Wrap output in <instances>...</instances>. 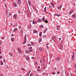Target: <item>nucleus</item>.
<instances>
[{
    "label": "nucleus",
    "instance_id": "21",
    "mask_svg": "<svg viewBox=\"0 0 76 76\" xmlns=\"http://www.w3.org/2000/svg\"><path fill=\"white\" fill-rule=\"evenodd\" d=\"M62 48H63V46H62V45H60V48L61 50L62 49Z\"/></svg>",
    "mask_w": 76,
    "mask_h": 76
},
{
    "label": "nucleus",
    "instance_id": "41",
    "mask_svg": "<svg viewBox=\"0 0 76 76\" xmlns=\"http://www.w3.org/2000/svg\"><path fill=\"white\" fill-rule=\"evenodd\" d=\"M19 29H21V26H19Z\"/></svg>",
    "mask_w": 76,
    "mask_h": 76
},
{
    "label": "nucleus",
    "instance_id": "20",
    "mask_svg": "<svg viewBox=\"0 0 76 76\" xmlns=\"http://www.w3.org/2000/svg\"><path fill=\"white\" fill-rule=\"evenodd\" d=\"M40 28H44V26L42 25H40Z\"/></svg>",
    "mask_w": 76,
    "mask_h": 76
},
{
    "label": "nucleus",
    "instance_id": "17",
    "mask_svg": "<svg viewBox=\"0 0 76 76\" xmlns=\"http://www.w3.org/2000/svg\"><path fill=\"white\" fill-rule=\"evenodd\" d=\"M1 64L2 66L3 65V61H1Z\"/></svg>",
    "mask_w": 76,
    "mask_h": 76
},
{
    "label": "nucleus",
    "instance_id": "7",
    "mask_svg": "<svg viewBox=\"0 0 76 76\" xmlns=\"http://www.w3.org/2000/svg\"><path fill=\"white\" fill-rule=\"evenodd\" d=\"M13 4L14 5L13 6L14 7H16L18 6V4L16 3H13Z\"/></svg>",
    "mask_w": 76,
    "mask_h": 76
},
{
    "label": "nucleus",
    "instance_id": "64",
    "mask_svg": "<svg viewBox=\"0 0 76 76\" xmlns=\"http://www.w3.org/2000/svg\"><path fill=\"white\" fill-rule=\"evenodd\" d=\"M30 76H32V74H30Z\"/></svg>",
    "mask_w": 76,
    "mask_h": 76
},
{
    "label": "nucleus",
    "instance_id": "11",
    "mask_svg": "<svg viewBox=\"0 0 76 76\" xmlns=\"http://www.w3.org/2000/svg\"><path fill=\"white\" fill-rule=\"evenodd\" d=\"M42 22V21L41 20V19H40V18H39L37 20L38 22Z\"/></svg>",
    "mask_w": 76,
    "mask_h": 76
},
{
    "label": "nucleus",
    "instance_id": "29",
    "mask_svg": "<svg viewBox=\"0 0 76 76\" xmlns=\"http://www.w3.org/2000/svg\"><path fill=\"white\" fill-rule=\"evenodd\" d=\"M51 73L54 75L56 74V72H52Z\"/></svg>",
    "mask_w": 76,
    "mask_h": 76
},
{
    "label": "nucleus",
    "instance_id": "46",
    "mask_svg": "<svg viewBox=\"0 0 76 76\" xmlns=\"http://www.w3.org/2000/svg\"><path fill=\"white\" fill-rule=\"evenodd\" d=\"M1 39H4V38L1 37Z\"/></svg>",
    "mask_w": 76,
    "mask_h": 76
},
{
    "label": "nucleus",
    "instance_id": "40",
    "mask_svg": "<svg viewBox=\"0 0 76 76\" xmlns=\"http://www.w3.org/2000/svg\"><path fill=\"white\" fill-rule=\"evenodd\" d=\"M31 59H35V58L34 57H32L31 58Z\"/></svg>",
    "mask_w": 76,
    "mask_h": 76
},
{
    "label": "nucleus",
    "instance_id": "4",
    "mask_svg": "<svg viewBox=\"0 0 76 76\" xmlns=\"http://www.w3.org/2000/svg\"><path fill=\"white\" fill-rule=\"evenodd\" d=\"M62 7V5L60 6H58L57 7L58 9V10H60V9H61V8Z\"/></svg>",
    "mask_w": 76,
    "mask_h": 76
},
{
    "label": "nucleus",
    "instance_id": "12",
    "mask_svg": "<svg viewBox=\"0 0 76 76\" xmlns=\"http://www.w3.org/2000/svg\"><path fill=\"white\" fill-rule=\"evenodd\" d=\"M33 32L34 34H36L38 33V31H37V30H35Z\"/></svg>",
    "mask_w": 76,
    "mask_h": 76
},
{
    "label": "nucleus",
    "instance_id": "51",
    "mask_svg": "<svg viewBox=\"0 0 76 76\" xmlns=\"http://www.w3.org/2000/svg\"><path fill=\"white\" fill-rule=\"evenodd\" d=\"M35 63H36V65H37V64H38L37 63V62L36 61Z\"/></svg>",
    "mask_w": 76,
    "mask_h": 76
},
{
    "label": "nucleus",
    "instance_id": "53",
    "mask_svg": "<svg viewBox=\"0 0 76 76\" xmlns=\"http://www.w3.org/2000/svg\"><path fill=\"white\" fill-rule=\"evenodd\" d=\"M45 73H44L43 74V75H45Z\"/></svg>",
    "mask_w": 76,
    "mask_h": 76
},
{
    "label": "nucleus",
    "instance_id": "58",
    "mask_svg": "<svg viewBox=\"0 0 76 76\" xmlns=\"http://www.w3.org/2000/svg\"><path fill=\"white\" fill-rule=\"evenodd\" d=\"M0 76H3V75H0Z\"/></svg>",
    "mask_w": 76,
    "mask_h": 76
},
{
    "label": "nucleus",
    "instance_id": "1",
    "mask_svg": "<svg viewBox=\"0 0 76 76\" xmlns=\"http://www.w3.org/2000/svg\"><path fill=\"white\" fill-rule=\"evenodd\" d=\"M24 42L23 43V44H25L26 42V35H25V37H24Z\"/></svg>",
    "mask_w": 76,
    "mask_h": 76
},
{
    "label": "nucleus",
    "instance_id": "43",
    "mask_svg": "<svg viewBox=\"0 0 76 76\" xmlns=\"http://www.w3.org/2000/svg\"><path fill=\"white\" fill-rule=\"evenodd\" d=\"M57 28H59V27H60V26H57Z\"/></svg>",
    "mask_w": 76,
    "mask_h": 76
},
{
    "label": "nucleus",
    "instance_id": "57",
    "mask_svg": "<svg viewBox=\"0 0 76 76\" xmlns=\"http://www.w3.org/2000/svg\"><path fill=\"white\" fill-rule=\"evenodd\" d=\"M34 43H31V45H34Z\"/></svg>",
    "mask_w": 76,
    "mask_h": 76
},
{
    "label": "nucleus",
    "instance_id": "56",
    "mask_svg": "<svg viewBox=\"0 0 76 76\" xmlns=\"http://www.w3.org/2000/svg\"><path fill=\"white\" fill-rule=\"evenodd\" d=\"M9 15H11L10 14V13H9Z\"/></svg>",
    "mask_w": 76,
    "mask_h": 76
},
{
    "label": "nucleus",
    "instance_id": "63",
    "mask_svg": "<svg viewBox=\"0 0 76 76\" xmlns=\"http://www.w3.org/2000/svg\"><path fill=\"white\" fill-rule=\"evenodd\" d=\"M40 63H41V60H40Z\"/></svg>",
    "mask_w": 76,
    "mask_h": 76
},
{
    "label": "nucleus",
    "instance_id": "55",
    "mask_svg": "<svg viewBox=\"0 0 76 76\" xmlns=\"http://www.w3.org/2000/svg\"><path fill=\"white\" fill-rule=\"evenodd\" d=\"M1 44V41H0V45Z\"/></svg>",
    "mask_w": 76,
    "mask_h": 76
},
{
    "label": "nucleus",
    "instance_id": "52",
    "mask_svg": "<svg viewBox=\"0 0 76 76\" xmlns=\"http://www.w3.org/2000/svg\"><path fill=\"white\" fill-rule=\"evenodd\" d=\"M75 65L74 66L75 67V68H76V64H75Z\"/></svg>",
    "mask_w": 76,
    "mask_h": 76
},
{
    "label": "nucleus",
    "instance_id": "35",
    "mask_svg": "<svg viewBox=\"0 0 76 76\" xmlns=\"http://www.w3.org/2000/svg\"><path fill=\"white\" fill-rule=\"evenodd\" d=\"M57 74L58 75H59V74H60V72H58V71L57 72Z\"/></svg>",
    "mask_w": 76,
    "mask_h": 76
},
{
    "label": "nucleus",
    "instance_id": "31",
    "mask_svg": "<svg viewBox=\"0 0 76 76\" xmlns=\"http://www.w3.org/2000/svg\"><path fill=\"white\" fill-rule=\"evenodd\" d=\"M8 13H9V12H8V11H6V14L7 15H8Z\"/></svg>",
    "mask_w": 76,
    "mask_h": 76
},
{
    "label": "nucleus",
    "instance_id": "26",
    "mask_svg": "<svg viewBox=\"0 0 76 76\" xmlns=\"http://www.w3.org/2000/svg\"><path fill=\"white\" fill-rule=\"evenodd\" d=\"M39 50L40 51H42V49L41 48H39Z\"/></svg>",
    "mask_w": 76,
    "mask_h": 76
},
{
    "label": "nucleus",
    "instance_id": "28",
    "mask_svg": "<svg viewBox=\"0 0 76 76\" xmlns=\"http://www.w3.org/2000/svg\"><path fill=\"white\" fill-rule=\"evenodd\" d=\"M74 57H75V55H73V56L72 57V58L73 60H74V58H74Z\"/></svg>",
    "mask_w": 76,
    "mask_h": 76
},
{
    "label": "nucleus",
    "instance_id": "3",
    "mask_svg": "<svg viewBox=\"0 0 76 76\" xmlns=\"http://www.w3.org/2000/svg\"><path fill=\"white\" fill-rule=\"evenodd\" d=\"M29 50L30 52H31L32 51V47H30L29 48Z\"/></svg>",
    "mask_w": 76,
    "mask_h": 76
},
{
    "label": "nucleus",
    "instance_id": "25",
    "mask_svg": "<svg viewBox=\"0 0 76 76\" xmlns=\"http://www.w3.org/2000/svg\"><path fill=\"white\" fill-rule=\"evenodd\" d=\"M41 35H42V32H40V33L39 34V35L40 37L41 36Z\"/></svg>",
    "mask_w": 76,
    "mask_h": 76
},
{
    "label": "nucleus",
    "instance_id": "5",
    "mask_svg": "<svg viewBox=\"0 0 76 76\" xmlns=\"http://www.w3.org/2000/svg\"><path fill=\"white\" fill-rule=\"evenodd\" d=\"M17 1L18 4H21V2L20 0H17Z\"/></svg>",
    "mask_w": 76,
    "mask_h": 76
},
{
    "label": "nucleus",
    "instance_id": "15",
    "mask_svg": "<svg viewBox=\"0 0 76 76\" xmlns=\"http://www.w3.org/2000/svg\"><path fill=\"white\" fill-rule=\"evenodd\" d=\"M37 23V21H34V20H33V24H35Z\"/></svg>",
    "mask_w": 76,
    "mask_h": 76
},
{
    "label": "nucleus",
    "instance_id": "50",
    "mask_svg": "<svg viewBox=\"0 0 76 76\" xmlns=\"http://www.w3.org/2000/svg\"><path fill=\"white\" fill-rule=\"evenodd\" d=\"M61 38H60L59 39V40L60 41V40H61Z\"/></svg>",
    "mask_w": 76,
    "mask_h": 76
},
{
    "label": "nucleus",
    "instance_id": "8",
    "mask_svg": "<svg viewBox=\"0 0 76 76\" xmlns=\"http://www.w3.org/2000/svg\"><path fill=\"white\" fill-rule=\"evenodd\" d=\"M26 59L27 60V61H29V60L30 59V58H29V56H27L26 58Z\"/></svg>",
    "mask_w": 76,
    "mask_h": 76
},
{
    "label": "nucleus",
    "instance_id": "48",
    "mask_svg": "<svg viewBox=\"0 0 76 76\" xmlns=\"http://www.w3.org/2000/svg\"><path fill=\"white\" fill-rule=\"evenodd\" d=\"M29 73H30V72L28 73V74L27 75L28 76H29Z\"/></svg>",
    "mask_w": 76,
    "mask_h": 76
},
{
    "label": "nucleus",
    "instance_id": "27",
    "mask_svg": "<svg viewBox=\"0 0 76 76\" xmlns=\"http://www.w3.org/2000/svg\"><path fill=\"white\" fill-rule=\"evenodd\" d=\"M21 70H23V71H24V70H25V69L23 68H21Z\"/></svg>",
    "mask_w": 76,
    "mask_h": 76
},
{
    "label": "nucleus",
    "instance_id": "47",
    "mask_svg": "<svg viewBox=\"0 0 76 76\" xmlns=\"http://www.w3.org/2000/svg\"><path fill=\"white\" fill-rule=\"evenodd\" d=\"M38 67L39 69H40V66H38Z\"/></svg>",
    "mask_w": 76,
    "mask_h": 76
},
{
    "label": "nucleus",
    "instance_id": "2",
    "mask_svg": "<svg viewBox=\"0 0 76 76\" xmlns=\"http://www.w3.org/2000/svg\"><path fill=\"white\" fill-rule=\"evenodd\" d=\"M18 52L19 53V54H22V52L20 50V49L19 48H18Z\"/></svg>",
    "mask_w": 76,
    "mask_h": 76
},
{
    "label": "nucleus",
    "instance_id": "24",
    "mask_svg": "<svg viewBox=\"0 0 76 76\" xmlns=\"http://www.w3.org/2000/svg\"><path fill=\"white\" fill-rule=\"evenodd\" d=\"M20 31V33H23V31L22 30H21Z\"/></svg>",
    "mask_w": 76,
    "mask_h": 76
},
{
    "label": "nucleus",
    "instance_id": "59",
    "mask_svg": "<svg viewBox=\"0 0 76 76\" xmlns=\"http://www.w3.org/2000/svg\"><path fill=\"white\" fill-rule=\"evenodd\" d=\"M11 36L12 37H13V34H12Z\"/></svg>",
    "mask_w": 76,
    "mask_h": 76
},
{
    "label": "nucleus",
    "instance_id": "14",
    "mask_svg": "<svg viewBox=\"0 0 76 76\" xmlns=\"http://www.w3.org/2000/svg\"><path fill=\"white\" fill-rule=\"evenodd\" d=\"M25 52L26 54H28V53L29 52V51H28V50H26Z\"/></svg>",
    "mask_w": 76,
    "mask_h": 76
},
{
    "label": "nucleus",
    "instance_id": "61",
    "mask_svg": "<svg viewBox=\"0 0 76 76\" xmlns=\"http://www.w3.org/2000/svg\"><path fill=\"white\" fill-rule=\"evenodd\" d=\"M30 45H29V44H28V46H29Z\"/></svg>",
    "mask_w": 76,
    "mask_h": 76
},
{
    "label": "nucleus",
    "instance_id": "9",
    "mask_svg": "<svg viewBox=\"0 0 76 76\" xmlns=\"http://www.w3.org/2000/svg\"><path fill=\"white\" fill-rule=\"evenodd\" d=\"M74 12V11H69V15H71V14H72V13H73V12Z\"/></svg>",
    "mask_w": 76,
    "mask_h": 76
},
{
    "label": "nucleus",
    "instance_id": "18",
    "mask_svg": "<svg viewBox=\"0 0 76 76\" xmlns=\"http://www.w3.org/2000/svg\"><path fill=\"white\" fill-rule=\"evenodd\" d=\"M73 18H76V15H72Z\"/></svg>",
    "mask_w": 76,
    "mask_h": 76
},
{
    "label": "nucleus",
    "instance_id": "22",
    "mask_svg": "<svg viewBox=\"0 0 76 76\" xmlns=\"http://www.w3.org/2000/svg\"><path fill=\"white\" fill-rule=\"evenodd\" d=\"M11 41H14V38H12L11 39Z\"/></svg>",
    "mask_w": 76,
    "mask_h": 76
},
{
    "label": "nucleus",
    "instance_id": "19",
    "mask_svg": "<svg viewBox=\"0 0 76 76\" xmlns=\"http://www.w3.org/2000/svg\"><path fill=\"white\" fill-rule=\"evenodd\" d=\"M51 5H52L53 7V8H54V3H51Z\"/></svg>",
    "mask_w": 76,
    "mask_h": 76
},
{
    "label": "nucleus",
    "instance_id": "6",
    "mask_svg": "<svg viewBox=\"0 0 76 76\" xmlns=\"http://www.w3.org/2000/svg\"><path fill=\"white\" fill-rule=\"evenodd\" d=\"M55 60L56 61H59V60H60V57H58V58H56L55 59Z\"/></svg>",
    "mask_w": 76,
    "mask_h": 76
},
{
    "label": "nucleus",
    "instance_id": "38",
    "mask_svg": "<svg viewBox=\"0 0 76 76\" xmlns=\"http://www.w3.org/2000/svg\"><path fill=\"white\" fill-rule=\"evenodd\" d=\"M20 12H21V11L20 10H19V11H18V13H20Z\"/></svg>",
    "mask_w": 76,
    "mask_h": 76
},
{
    "label": "nucleus",
    "instance_id": "45",
    "mask_svg": "<svg viewBox=\"0 0 76 76\" xmlns=\"http://www.w3.org/2000/svg\"><path fill=\"white\" fill-rule=\"evenodd\" d=\"M42 66H44V63H42Z\"/></svg>",
    "mask_w": 76,
    "mask_h": 76
},
{
    "label": "nucleus",
    "instance_id": "16",
    "mask_svg": "<svg viewBox=\"0 0 76 76\" xmlns=\"http://www.w3.org/2000/svg\"><path fill=\"white\" fill-rule=\"evenodd\" d=\"M44 11L45 12H47V8L46 7H45L44 9Z\"/></svg>",
    "mask_w": 76,
    "mask_h": 76
},
{
    "label": "nucleus",
    "instance_id": "37",
    "mask_svg": "<svg viewBox=\"0 0 76 76\" xmlns=\"http://www.w3.org/2000/svg\"><path fill=\"white\" fill-rule=\"evenodd\" d=\"M2 58V56H0V59H1Z\"/></svg>",
    "mask_w": 76,
    "mask_h": 76
},
{
    "label": "nucleus",
    "instance_id": "39",
    "mask_svg": "<svg viewBox=\"0 0 76 76\" xmlns=\"http://www.w3.org/2000/svg\"><path fill=\"white\" fill-rule=\"evenodd\" d=\"M46 31H47L46 30H45L43 32L44 34H45L46 32Z\"/></svg>",
    "mask_w": 76,
    "mask_h": 76
},
{
    "label": "nucleus",
    "instance_id": "13",
    "mask_svg": "<svg viewBox=\"0 0 76 76\" xmlns=\"http://www.w3.org/2000/svg\"><path fill=\"white\" fill-rule=\"evenodd\" d=\"M13 17L14 18H15V19H16L17 18V15H16L15 14L14 15Z\"/></svg>",
    "mask_w": 76,
    "mask_h": 76
},
{
    "label": "nucleus",
    "instance_id": "32",
    "mask_svg": "<svg viewBox=\"0 0 76 76\" xmlns=\"http://www.w3.org/2000/svg\"><path fill=\"white\" fill-rule=\"evenodd\" d=\"M44 20H45V19L44 18H42V21H44Z\"/></svg>",
    "mask_w": 76,
    "mask_h": 76
},
{
    "label": "nucleus",
    "instance_id": "33",
    "mask_svg": "<svg viewBox=\"0 0 76 76\" xmlns=\"http://www.w3.org/2000/svg\"><path fill=\"white\" fill-rule=\"evenodd\" d=\"M28 4L29 6H31V3H30V2H29V1H28Z\"/></svg>",
    "mask_w": 76,
    "mask_h": 76
},
{
    "label": "nucleus",
    "instance_id": "23",
    "mask_svg": "<svg viewBox=\"0 0 76 76\" xmlns=\"http://www.w3.org/2000/svg\"><path fill=\"white\" fill-rule=\"evenodd\" d=\"M54 15H55V16H59V15H58V14H54Z\"/></svg>",
    "mask_w": 76,
    "mask_h": 76
},
{
    "label": "nucleus",
    "instance_id": "42",
    "mask_svg": "<svg viewBox=\"0 0 76 76\" xmlns=\"http://www.w3.org/2000/svg\"><path fill=\"white\" fill-rule=\"evenodd\" d=\"M38 71L40 72H41V70H39V69H38Z\"/></svg>",
    "mask_w": 76,
    "mask_h": 76
},
{
    "label": "nucleus",
    "instance_id": "54",
    "mask_svg": "<svg viewBox=\"0 0 76 76\" xmlns=\"http://www.w3.org/2000/svg\"><path fill=\"white\" fill-rule=\"evenodd\" d=\"M43 69H45V66H44L43 68Z\"/></svg>",
    "mask_w": 76,
    "mask_h": 76
},
{
    "label": "nucleus",
    "instance_id": "44",
    "mask_svg": "<svg viewBox=\"0 0 76 76\" xmlns=\"http://www.w3.org/2000/svg\"><path fill=\"white\" fill-rule=\"evenodd\" d=\"M49 7L50 8H51V7H51V6L50 5V6H49Z\"/></svg>",
    "mask_w": 76,
    "mask_h": 76
},
{
    "label": "nucleus",
    "instance_id": "30",
    "mask_svg": "<svg viewBox=\"0 0 76 76\" xmlns=\"http://www.w3.org/2000/svg\"><path fill=\"white\" fill-rule=\"evenodd\" d=\"M41 41V39H39V42H40Z\"/></svg>",
    "mask_w": 76,
    "mask_h": 76
},
{
    "label": "nucleus",
    "instance_id": "62",
    "mask_svg": "<svg viewBox=\"0 0 76 76\" xmlns=\"http://www.w3.org/2000/svg\"><path fill=\"white\" fill-rule=\"evenodd\" d=\"M47 48H48L49 47H48V46H47Z\"/></svg>",
    "mask_w": 76,
    "mask_h": 76
},
{
    "label": "nucleus",
    "instance_id": "34",
    "mask_svg": "<svg viewBox=\"0 0 76 76\" xmlns=\"http://www.w3.org/2000/svg\"><path fill=\"white\" fill-rule=\"evenodd\" d=\"M45 23H48V21L47 20H45Z\"/></svg>",
    "mask_w": 76,
    "mask_h": 76
},
{
    "label": "nucleus",
    "instance_id": "36",
    "mask_svg": "<svg viewBox=\"0 0 76 76\" xmlns=\"http://www.w3.org/2000/svg\"><path fill=\"white\" fill-rule=\"evenodd\" d=\"M47 36L45 35L44 36H43V37L44 38H46L47 37Z\"/></svg>",
    "mask_w": 76,
    "mask_h": 76
},
{
    "label": "nucleus",
    "instance_id": "10",
    "mask_svg": "<svg viewBox=\"0 0 76 76\" xmlns=\"http://www.w3.org/2000/svg\"><path fill=\"white\" fill-rule=\"evenodd\" d=\"M18 30V28H15L13 31V32H16V31Z\"/></svg>",
    "mask_w": 76,
    "mask_h": 76
},
{
    "label": "nucleus",
    "instance_id": "60",
    "mask_svg": "<svg viewBox=\"0 0 76 76\" xmlns=\"http://www.w3.org/2000/svg\"><path fill=\"white\" fill-rule=\"evenodd\" d=\"M46 45H48V43H47Z\"/></svg>",
    "mask_w": 76,
    "mask_h": 76
},
{
    "label": "nucleus",
    "instance_id": "49",
    "mask_svg": "<svg viewBox=\"0 0 76 76\" xmlns=\"http://www.w3.org/2000/svg\"><path fill=\"white\" fill-rule=\"evenodd\" d=\"M4 61L5 63H6V61H5V60H4Z\"/></svg>",
    "mask_w": 76,
    "mask_h": 76
}]
</instances>
